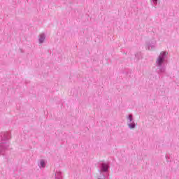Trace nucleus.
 Listing matches in <instances>:
<instances>
[{"mask_svg": "<svg viewBox=\"0 0 179 179\" xmlns=\"http://www.w3.org/2000/svg\"><path fill=\"white\" fill-rule=\"evenodd\" d=\"M10 138V133L6 131L3 132L1 135L0 141V155H5V152L8 150L9 145V138Z\"/></svg>", "mask_w": 179, "mask_h": 179, "instance_id": "obj_1", "label": "nucleus"}, {"mask_svg": "<svg viewBox=\"0 0 179 179\" xmlns=\"http://www.w3.org/2000/svg\"><path fill=\"white\" fill-rule=\"evenodd\" d=\"M167 53L166 52H161L156 61L157 72L158 75H162L166 72V66L164 64L166 61Z\"/></svg>", "mask_w": 179, "mask_h": 179, "instance_id": "obj_2", "label": "nucleus"}, {"mask_svg": "<svg viewBox=\"0 0 179 179\" xmlns=\"http://www.w3.org/2000/svg\"><path fill=\"white\" fill-rule=\"evenodd\" d=\"M100 172L101 176H103V178H108L110 177V173H108V170H110V164L102 162L99 164Z\"/></svg>", "mask_w": 179, "mask_h": 179, "instance_id": "obj_3", "label": "nucleus"}, {"mask_svg": "<svg viewBox=\"0 0 179 179\" xmlns=\"http://www.w3.org/2000/svg\"><path fill=\"white\" fill-rule=\"evenodd\" d=\"M127 119L128 120L127 125L129 128H130V129H134V128L136 127V124H135V122H134V116L132 114L128 115Z\"/></svg>", "mask_w": 179, "mask_h": 179, "instance_id": "obj_4", "label": "nucleus"}, {"mask_svg": "<svg viewBox=\"0 0 179 179\" xmlns=\"http://www.w3.org/2000/svg\"><path fill=\"white\" fill-rule=\"evenodd\" d=\"M155 47H156V41H151L147 43V48L149 51L155 50Z\"/></svg>", "mask_w": 179, "mask_h": 179, "instance_id": "obj_5", "label": "nucleus"}, {"mask_svg": "<svg viewBox=\"0 0 179 179\" xmlns=\"http://www.w3.org/2000/svg\"><path fill=\"white\" fill-rule=\"evenodd\" d=\"M45 40V34H41L40 35L38 41H39V44H43V43H44V41Z\"/></svg>", "mask_w": 179, "mask_h": 179, "instance_id": "obj_6", "label": "nucleus"}, {"mask_svg": "<svg viewBox=\"0 0 179 179\" xmlns=\"http://www.w3.org/2000/svg\"><path fill=\"white\" fill-rule=\"evenodd\" d=\"M55 179H62V172L61 171H56V173L55 175Z\"/></svg>", "mask_w": 179, "mask_h": 179, "instance_id": "obj_7", "label": "nucleus"}, {"mask_svg": "<svg viewBox=\"0 0 179 179\" xmlns=\"http://www.w3.org/2000/svg\"><path fill=\"white\" fill-rule=\"evenodd\" d=\"M38 166L40 169H45V161H44V159H41L38 164Z\"/></svg>", "mask_w": 179, "mask_h": 179, "instance_id": "obj_8", "label": "nucleus"}, {"mask_svg": "<svg viewBox=\"0 0 179 179\" xmlns=\"http://www.w3.org/2000/svg\"><path fill=\"white\" fill-rule=\"evenodd\" d=\"M151 1V4L154 8H156L157 6V1L158 0H150Z\"/></svg>", "mask_w": 179, "mask_h": 179, "instance_id": "obj_9", "label": "nucleus"}, {"mask_svg": "<svg viewBox=\"0 0 179 179\" xmlns=\"http://www.w3.org/2000/svg\"><path fill=\"white\" fill-rule=\"evenodd\" d=\"M135 57H136V58H137V59H139L141 58V53L138 52V53L135 54Z\"/></svg>", "mask_w": 179, "mask_h": 179, "instance_id": "obj_10", "label": "nucleus"}, {"mask_svg": "<svg viewBox=\"0 0 179 179\" xmlns=\"http://www.w3.org/2000/svg\"><path fill=\"white\" fill-rule=\"evenodd\" d=\"M97 179H108V178H98Z\"/></svg>", "mask_w": 179, "mask_h": 179, "instance_id": "obj_11", "label": "nucleus"}]
</instances>
